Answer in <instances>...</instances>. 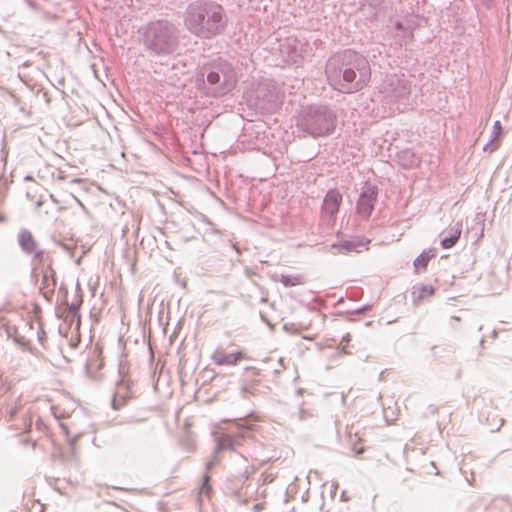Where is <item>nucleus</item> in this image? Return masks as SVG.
I'll use <instances>...</instances> for the list:
<instances>
[{
    "mask_svg": "<svg viewBox=\"0 0 512 512\" xmlns=\"http://www.w3.org/2000/svg\"><path fill=\"white\" fill-rule=\"evenodd\" d=\"M4 221V217L0 214V222Z\"/></svg>",
    "mask_w": 512,
    "mask_h": 512,
    "instance_id": "ea45409f",
    "label": "nucleus"
},
{
    "mask_svg": "<svg viewBox=\"0 0 512 512\" xmlns=\"http://www.w3.org/2000/svg\"><path fill=\"white\" fill-rule=\"evenodd\" d=\"M462 233V223L457 222L454 226L444 231L442 234H446L441 240V247L443 249H450L456 245Z\"/></svg>",
    "mask_w": 512,
    "mask_h": 512,
    "instance_id": "f3484780",
    "label": "nucleus"
},
{
    "mask_svg": "<svg viewBox=\"0 0 512 512\" xmlns=\"http://www.w3.org/2000/svg\"><path fill=\"white\" fill-rule=\"evenodd\" d=\"M354 451H355L356 455H359V454L363 453L364 449L363 448H359V449H354Z\"/></svg>",
    "mask_w": 512,
    "mask_h": 512,
    "instance_id": "4c0bfd02",
    "label": "nucleus"
},
{
    "mask_svg": "<svg viewBox=\"0 0 512 512\" xmlns=\"http://www.w3.org/2000/svg\"><path fill=\"white\" fill-rule=\"evenodd\" d=\"M266 463V461H263L260 463V465H252L251 466V471L248 470V467H246V469H244L243 471H240L239 472V478L242 480V481H246L250 478V476L252 474H255L259 468L261 466H263L264 464Z\"/></svg>",
    "mask_w": 512,
    "mask_h": 512,
    "instance_id": "5701e85b",
    "label": "nucleus"
},
{
    "mask_svg": "<svg viewBox=\"0 0 512 512\" xmlns=\"http://www.w3.org/2000/svg\"><path fill=\"white\" fill-rule=\"evenodd\" d=\"M260 318L264 323H266L269 326L271 330H274L275 326L268 320L267 316L264 313L260 312Z\"/></svg>",
    "mask_w": 512,
    "mask_h": 512,
    "instance_id": "c85d7f7f",
    "label": "nucleus"
},
{
    "mask_svg": "<svg viewBox=\"0 0 512 512\" xmlns=\"http://www.w3.org/2000/svg\"><path fill=\"white\" fill-rule=\"evenodd\" d=\"M246 355L242 351L234 353L224 354L219 351H215L212 355V360L216 365H237L241 360L245 359Z\"/></svg>",
    "mask_w": 512,
    "mask_h": 512,
    "instance_id": "dca6fc26",
    "label": "nucleus"
},
{
    "mask_svg": "<svg viewBox=\"0 0 512 512\" xmlns=\"http://www.w3.org/2000/svg\"><path fill=\"white\" fill-rule=\"evenodd\" d=\"M118 372L120 379L116 382V390L112 399V408L114 410H119L125 406L129 399L135 397L136 393L133 389L132 382L126 378L128 373V367L126 363L120 362Z\"/></svg>",
    "mask_w": 512,
    "mask_h": 512,
    "instance_id": "6e6552de",
    "label": "nucleus"
},
{
    "mask_svg": "<svg viewBox=\"0 0 512 512\" xmlns=\"http://www.w3.org/2000/svg\"><path fill=\"white\" fill-rule=\"evenodd\" d=\"M395 28H396L397 30H399V31H402V30H404V25H403V23H402V22L397 21V22L395 23Z\"/></svg>",
    "mask_w": 512,
    "mask_h": 512,
    "instance_id": "2f4dec72",
    "label": "nucleus"
},
{
    "mask_svg": "<svg viewBox=\"0 0 512 512\" xmlns=\"http://www.w3.org/2000/svg\"><path fill=\"white\" fill-rule=\"evenodd\" d=\"M81 303L82 299L80 298L78 301H74L71 304H68V312L65 321L73 322L76 318L79 320V310Z\"/></svg>",
    "mask_w": 512,
    "mask_h": 512,
    "instance_id": "412c9836",
    "label": "nucleus"
},
{
    "mask_svg": "<svg viewBox=\"0 0 512 512\" xmlns=\"http://www.w3.org/2000/svg\"><path fill=\"white\" fill-rule=\"evenodd\" d=\"M433 293L434 288L431 285H421L419 287H414L412 292V301L415 305H418L422 299L433 295Z\"/></svg>",
    "mask_w": 512,
    "mask_h": 512,
    "instance_id": "6ab92c4d",
    "label": "nucleus"
},
{
    "mask_svg": "<svg viewBox=\"0 0 512 512\" xmlns=\"http://www.w3.org/2000/svg\"><path fill=\"white\" fill-rule=\"evenodd\" d=\"M17 412H18V405L17 404H7L0 411V413L2 415L7 416L9 420H13L15 415L17 414Z\"/></svg>",
    "mask_w": 512,
    "mask_h": 512,
    "instance_id": "b1692460",
    "label": "nucleus"
},
{
    "mask_svg": "<svg viewBox=\"0 0 512 512\" xmlns=\"http://www.w3.org/2000/svg\"><path fill=\"white\" fill-rule=\"evenodd\" d=\"M377 197L378 187L369 182H366L362 187V191L357 201V213L368 219L374 210Z\"/></svg>",
    "mask_w": 512,
    "mask_h": 512,
    "instance_id": "1a4fd4ad",
    "label": "nucleus"
},
{
    "mask_svg": "<svg viewBox=\"0 0 512 512\" xmlns=\"http://www.w3.org/2000/svg\"><path fill=\"white\" fill-rule=\"evenodd\" d=\"M436 256V250L431 248L428 250H424L415 260H414V266L419 269L423 268L425 269L428 265V262L430 259L434 258Z\"/></svg>",
    "mask_w": 512,
    "mask_h": 512,
    "instance_id": "aec40b11",
    "label": "nucleus"
},
{
    "mask_svg": "<svg viewBox=\"0 0 512 512\" xmlns=\"http://www.w3.org/2000/svg\"><path fill=\"white\" fill-rule=\"evenodd\" d=\"M183 24L193 36L211 40L225 32L228 17L223 6L214 1L193 0L184 10Z\"/></svg>",
    "mask_w": 512,
    "mask_h": 512,
    "instance_id": "f03ea898",
    "label": "nucleus"
},
{
    "mask_svg": "<svg viewBox=\"0 0 512 512\" xmlns=\"http://www.w3.org/2000/svg\"><path fill=\"white\" fill-rule=\"evenodd\" d=\"M336 118V113L329 106L313 104L301 108L296 126L304 134L313 138L324 137L334 132Z\"/></svg>",
    "mask_w": 512,
    "mask_h": 512,
    "instance_id": "39448f33",
    "label": "nucleus"
},
{
    "mask_svg": "<svg viewBox=\"0 0 512 512\" xmlns=\"http://www.w3.org/2000/svg\"><path fill=\"white\" fill-rule=\"evenodd\" d=\"M501 133H502V125H501L500 121H495L494 125H493V132H492L491 137H494V139H499Z\"/></svg>",
    "mask_w": 512,
    "mask_h": 512,
    "instance_id": "a878e982",
    "label": "nucleus"
},
{
    "mask_svg": "<svg viewBox=\"0 0 512 512\" xmlns=\"http://www.w3.org/2000/svg\"><path fill=\"white\" fill-rule=\"evenodd\" d=\"M256 99L260 109L272 112L279 108L281 99L275 87L268 84L261 85L256 91Z\"/></svg>",
    "mask_w": 512,
    "mask_h": 512,
    "instance_id": "9d476101",
    "label": "nucleus"
},
{
    "mask_svg": "<svg viewBox=\"0 0 512 512\" xmlns=\"http://www.w3.org/2000/svg\"><path fill=\"white\" fill-rule=\"evenodd\" d=\"M370 243V240L364 241V239L360 237H355L349 240H343L339 243H333L330 246V250L334 254H347L350 252H361L363 249H366V246Z\"/></svg>",
    "mask_w": 512,
    "mask_h": 512,
    "instance_id": "9b49d317",
    "label": "nucleus"
},
{
    "mask_svg": "<svg viewBox=\"0 0 512 512\" xmlns=\"http://www.w3.org/2000/svg\"><path fill=\"white\" fill-rule=\"evenodd\" d=\"M292 326H293L292 324L286 323V324L283 325V329L285 331H290Z\"/></svg>",
    "mask_w": 512,
    "mask_h": 512,
    "instance_id": "c9c22d12",
    "label": "nucleus"
},
{
    "mask_svg": "<svg viewBox=\"0 0 512 512\" xmlns=\"http://www.w3.org/2000/svg\"><path fill=\"white\" fill-rule=\"evenodd\" d=\"M349 341H350V334H346L345 336H343L342 342L348 343Z\"/></svg>",
    "mask_w": 512,
    "mask_h": 512,
    "instance_id": "e433bc0d",
    "label": "nucleus"
},
{
    "mask_svg": "<svg viewBox=\"0 0 512 512\" xmlns=\"http://www.w3.org/2000/svg\"><path fill=\"white\" fill-rule=\"evenodd\" d=\"M432 412H433V413H436V412H437V408H433V409H432Z\"/></svg>",
    "mask_w": 512,
    "mask_h": 512,
    "instance_id": "37998d69",
    "label": "nucleus"
},
{
    "mask_svg": "<svg viewBox=\"0 0 512 512\" xmlns=\"http://www.w3.org/2000/svg\"><path fill=\"white\" fill-rule=\"evenodd\" d=\"M498 148V139H494V137H491L490 141L484 146L483 150L485 152H493Z\"/></svg>",
    "mask_w": 512,
    "mask_h": 512,
    "instance_id": "393cba45",
    "label": "nucleus"
},
{
    "mask_svg": "<svg viewBox=\"0 0 512 512\" xmlns=\"http://www.w3.org/2000/svg\"><path fill=\"white\" fill-rule=\"evenodd\" d=\"M181 44V30L172 21L149 22L143 32V46L150 57L166 58L175 54Z\"/></svg>",
    "mask_w": 512,
    "mask_h": 512,
    "instance_id": "20e7f679",
    "label": "nucleus"
},
{
    "mask_svg": "<svg viewBox=\"0 0 512 512\" xmlns=\"http://www.w3.org/2000/svg\"><path fill=\"white\" fill-rule=\"evenodd\" d=\"M281 52L286 53L293 63H298L303 58V44L296 38H286L281 44Z\"/></svg>",
    "mask_w": 512,
    "mask_h": 512,
    "instance_id": "ddd939ff",
    "label": "nucleus"
},
{
    "mask_svg": "<svg viewBox=\"0 0 512 512\" xmlns=\"http://www.w3.org/2000/svg\"><path fill=\"white\" fill-rule=\"evenodd\" d=\"M230 245H231V248H233L238 254L241 253V251L236 243H233L230 241Z\"/></svg>",
    "mask_w": 512,
    "mask_h": 512,
    "instance_id": "473e14b6",
    "label": "nucleus"
},
{
    "mask_svg": "<svg viewBox=\"0 0 512 512\" xmlns=\"http://www.w3.org/2000/svg\"><path fill=\"white\" fill-rule=\"evenodd\" d=\"M307 416H308V414L305 412V410H304V409H302V408H301V409L299 410V418H300V420H304V419H306V417H307Z\"/></svg>",
    "mask_w": 512,
    "mask_h": 512,
    "instance_id": "c756f323",
    "label": "nucleus"
},
{
    "mask_svg": "<svg viewBox=\"0 0 512 512\" xmlns=\"http://www.w3.org/2000/svg\"><path fill=\"white\" fill-rule=\"evenodd\" d=\"M274 373H275L276 375H278V374L280 373V370H279V369H275V370H274Z\"/></svg>",
    "mask_w": 512,
    "mask_h": 512,
    "instance_id": "58836bf2",
    "label": "nucleus"
},
{
    "mask_svg": "<svg viewBox=\"0 0 512 512\" xmlns=\"http://www.w3.org/2000/svg\"><path fill=\"white\" fill-rule=\"evenodd\" d=\"M325 74L334 90L350 94L362 90L369 83L371 68L362 54L346 49L328 58Z\"/></svg>",
    "mask_w": 512,
    "mask_h": 512,
    "instance_id": "f257e3e1",
    "label": "nucleus"
},
{
    "mask_svg": "<svg viewBox=\"0 0 512 512\" xmlns=\"http://www.w3.org/2000/svg\"><path fill=\"white\" fill-rule=\"evenodd\" d=\"M77 202L79 203L80 206L84 207V205L82 204V202H80L78 199H77Z\"/></svg>",
    "mask_w": 512,
    "mask_h": 512,
    "instance_id": "a19ab883",
    "label": "nucleus"
},
{
    "mask_svg": "<svg viewBox=\"0 0 512 512\" xmlns=\"http://www.w3.org/2000/svg\"><path fill=\"white\" fill-rule=\"evenodd\" d=\"M18 243L25 253L34 254V258L36 260L40 261L42 259L44 252L42 250H37V243L29 230H20L18 234Z\"/></svg>",
    "mask_w": 512,
    "mask_h": 512,
    "instance_id": "f8f14e48",
    "label": "nucleus"
},
{
    "mask_svg": "<svg viewBox=\"0 0 512 512\" xmlns=\"http://www.w3.org/2000/svg\"><path fill=\"white\" fill-rule=\"evenodd\" d=\"M278 362H279V365L281 366L282 369L286 368L285 364H284V362H285L284 358L280 357Z\"/></svg>",
    "mask_w": 512,
    "mask_h": 512,
    "instance_id": "72a5a7b5",
    "label": "nucleus"
},
{
    "mask_svg": "<svg viewBox=\"0 0 512 512\" xmlns=\"http://www.w3.org/2000/svg\"><path fill=\"white\" fill-rule=\"evenodd\" d=\"M238 432L233 434H224L217 438L216 449L213 458L206 463V470L212 469L219 461V454L223 451L231 452V462L235 470L247 467V458L238 453L237 449L242 446L243 441L250 438V432L254 430V424H247L246 420L241 419L238 423Z\"/></svg>",
    "mask_w": 512,
    "mask_h": 512,
    "instance_id": "423d86ee",
    "label": "nucleus"
},
{
    "mask_svg": "<svg viewBox=\"0 0 512 512\" xmlns=\"http://www.w3.org/2000/svg\"><path fill=\"white\" fill-rule=\"evenodd\" d=\"M481 1L487 7H490L493 2V0H481Z\"/></svg>",
    "mask_w": 512,
    "mask_h": 512,
    "instance_id": "f704fd0d",
    "label": "nucleus"
},
{
    "mask_svg": "<svg viewBox=\"0 0 512 512\" xmlns=\"http://www.w3.org/2000/svg\"><path fill=\"white\" fill-rule=\"evenodd\" d=\"M263 484H269L274 480V477L272 474L263 473L261 475Z\"/></svg>",
    "mask_w": 512,
    "mask_h": 512,
    "instance_id": "bb28decb",
    "label": "nucleus"
},
{
    "mask_svg": "<svg viewBox=\"0 0 512 512\" xmlns=\"http://www.w3.org/2000/svg\"><path fill=\"white\" fill-rule=\"evenodd\" d=\"M42 273V286L40 287V289H47L49 292H53L57 285V279L54 269L51 267V265H48L47 267L43 268Z\"/></svg>",
    "mask_w": 512,
    "mask_h": 512,
    "instance_id": "a211bd4d",
    "label": "nucleus"
},
{
    "mask_svg": "<svg viewBox=\"0 0 512 512\" xmlns=\"http://www.w3.org/2000/svg\"><path fill=\"white\" fill-rule=\"evenodd\" d=\"M381 92L394 101H402L410 95L411 84L403 74L387 75L381 84Z\"/></svg>",
    "mask_w": 512,
    "mask_h": 512,
    "instance_id": "0eeeda50",
    "label": "nucleus"
},
{
    "mask_svg": "<svg viewBox=\"0 0 512 512\" xmlns=\"http://www.w3.org/2000/svg\"><path fill=\"white\" fill-rule=\"evenodd\" d=\"M188 68L187 63L182 59H176L172 66L168 68V71L165 73L166 81L170 85H177L180 81L181 76L187 74Z\"/></svg>",
    "mask_w": 512,
    "mask_h": 512,
    "instance_id": "2eb2a0df",
    "label": "nucleus"
},
{
    "mask_svg": "<svg viewBox=\"0 0 512 512\" xmlns=\"http://www.w3.org/2000/svg\"><path fill=\"white\" fill-rule=\"evenodd\" d=\"M303 390L302 389H298V394H302Z\"/></svg>",
    "mask_w": 512,
    "mask_h": 512,
    "instance_id": "79ce46f5",
    "label": "nucleus"
},
{
    "mask_svg": "<svg viewBox=\"0 0 512 512\" xmlns=\"http://www.w3.org/2000/svg\"><path fill=\"white\" fill-rule=\"evenodd\" d=\"M196 87L208 97H222L237 84V73L231 63L217 59L203 64L196 74Z\"/></svg>",
    "mask_w": 512,
    "mask_h": 512,
    "instance_id": "7ed1b4c3",
    "label": "nucleus"
},
{
    "mask_svg": "<svg viewBox=\"0 0 512 512\" xmlns=\"http://www.w3.org/2000/svg\"><path fill=\"white\" fill-rule=\"evenodd\" d=\"M209 480H210L209 475L208 474L204 475V481H203V485L201 487V492L209 490V486H208Z\"/></svg>",
    "mask_w": 512,
    "mask_h": 512,
    "instance_id": "cd10ccee",
    "label": "nucleus"
},
{
    "mask_svg": "<svg viewBox=\"0 0 512 512\" xmlns=\"http://www.w3.org/2000/svg\"><path fill=\"white\" fill-rule=\"evenodd\" d=\"M342 202V195L336 189H330L323 200L322 211L330 216H335Z\"/></svg>",
    "mask_w": 512,
    "mask_h": 512,
    "instance_id": "4468645a",
    "label": "nucleus"
},
{
    "mask_svg": "<svg viewBox=\"0 0 512 512\" xmlns=\"http://www.w3.org/2000/svg\"><path fill=\"white\" fill-rule=\"evenodd\" d=\"M280 282L285 287H293L303 283L302 276L300 275H282Z\"/></svg>",
    "mask_w": 512,
    "mask_h": 512,
    "instance_id": "4be33fe9",
    "label": "nucleus"
},
{
    "mask_svg": "<svg viewBox=\"0 0 512 512\" xmlns=\"http://www.w3.org/2000/svg\"><path fill=\"white\" fill-rule=\"evenodd\" d=\"M368 306H363V307H360L354 311H352V314H361L363 313L366 309H367Z\"/></svg>",
    "mask_w": 512,
    "mask_h": 512,
    "instance_id": "7c9ffc66",
    "label": "nucleus"
}]
</instances>
